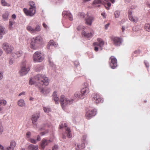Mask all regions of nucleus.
<instances>
[{"instance_id": "nucleus-29", "label": "nucleus", "mask_w": 150, "mask_h": 150, "mask_svg": "<svg viewBox=\"0 0 150 150\" xmlns=\"http://www.w3.org/2000/svg\"><path fill=\"white\" fill-rule=\"evenodd\" d=\"M15 23V22L14 20H10L9 25V27L10 29H11L12 28V25Z\"/></svg>"}, {"instance_id": "nucleus-11", "label": "nucleus", "mask_w": 150, "mask_h": 150, "mask_svg": "<svg viewBox=\"0 0 150 150\" xmlns=\"http://www.w3.org/2000/svg\"><path fill=\"white\" fill-rule=\"evenodd\" d=\"M2 48L7 53H10L13 49V47L8 44L4 43L2 45Z\"/></svg>"}, {"instance_id": "nucleus-62", "label": "nucleus", "mask_w": 150, "mask_h": 150, "mask_svg": "<svg viewBox=\"0 0 150 150\" xmlns=\"http://www.w3.org/2000/svg\"><path fill=\"white\" fill-rule=\"evenodd\" d=\"M41 92H42V93H44V91L43 89H42L41 91Z\"/></svg>"}, {"instance_id": "nucleus-60", "label": "nucleus", "mask_w": 150, "mask_h": 150, "mask_svg": "<svg viewBox=\"0 0 150 150\" xmlns=\"http://www.w3.org/2000/svg\"><path fill=\"white\" fill-rule=\"evenodd\" d=\"M91 0H83V1L84 2L88 1H91Z\"/></svg>"}, {"instance_id": "nucleus-34", "label": "nucleus", "mask_w": 150, "mask_h": 150, "mask_svg": "<svg viewBox=\"0 0 150 150\" xmlns=\"http://www.w3.org/2000/svg\"><path fill=\"white\" fill-rule=\"evenodd\" d=\"M4 131V127L2 125V123L1 121H0V135L2 134Z\"/></svg>"}, {"instance_id": "nucleus-7", "label": "nucleus", "mask_w": 150, "mask_h": 150, "mask_svg": "<svg viewBox=\"0 0 150 150\" xmlns=\"http://www.w3.org/2000/svg\"><path fill=\"white\" fill-rule=\"evenodd\" d=\"M27 30L33 34H35L41 30L40 26L39 25H36L35 28H33L31 26L28 25L26 27Z\"/></svg>"}, {"instance_id": "nucleus-64", "label": "nucleus", "mask_w": 150, "mask_h": 150, "mask_svg": "<svg viewBox=\"0 0 150 150\" xmlns=\"http://www.w3.org/2000/svg\"><path fill=\"white\" fill-rule=\"evenodd\" d=\"M22 150H25V149H22Z\"/></svg>"}, {"instance_id": "nucleus-19", "label": "nucleus", "mask_w": 150, "mask_h": 150, "mask_svg": "<svg viewBox=\"0 0 150 150\" xmlns=\"http://www.w3.org/2000/svg\"><path fill=\"white\" fill-rule=\"evenodd\" d=\"M40 114L38 113H36L33 114L31 118L32 123L35 125L36 122L38 120V119L39 117Z\"/></svg>"}, {"instance_id": "nucleus-24", "label": "nucleus", "mask_w": 150, "mask_h": 150, "mask_svg": "<svg viewBox=\"0 0 150 150\" xmlns=\"http://www.w3.org/2000/svg\"><path fill=\"white\" fill-rule=\"evenodd\" d=\"M5 33L4 28L0 25V39L2 38L3 35Z\"/></svg>"}, {"instance_id": "nucleus-4", "label": "nucleus", "mask_w": 150, "mask_h": 150, "mask_svg": "<svg viewBox=\"0 0 150 150\" xmlns=\"http://www.w3.org/2000/svg\"><path fill=\"white\" fill-rule=\"evenodd\" d=\"M43 55L40 52L37 51L35 52L33 55V60L35 62H41L44 59Z\"/></svg>"}, {"instance_id": "nucleus-53", "label": "nucleus", "mask_w": 150, "mask_h": 150, "mask_svg": "<svg viewBox=\"0 0 150 150\" xmlns=\"http://www.w3.org/2000/svg\"><path fill=\"white\" fill-rule=\"evenodd\" d=\"M101 15L103 16L104 18H106L105 13H101Z\"/></svg>"}, {"instance_id": "nucleus-25", "label": "nucleus", "mask_w": 150, "mask_h": 150, "mask_svg": "<svg viewBox=\"0 0 150 150\" xmlns=\"http://www.w3.org/2000/svg\"><path fill=\"white\" fill-rule=\"evenodd\" d=\"M129 20L132 21L137 23L138 21V18L137 17H134L132 15L128 16Z\"/></svg>"}, {"instance_id": "nucleus-28", "label": "nucleus", "mask_w": 150, "mask_h": 150, "mask_svg": "<svg viewBox=\"0 0 150 150\" xmlns=\"http://www.w3.org/2000/svg\"><path fill=\"white\" fill-rule=\"evenodd\" d=\"M144 29L146 31L150 32V23H146L144 26Z\"/></svg>"}, {"instance_id": "nucleus-52", "label": "nucleus", "mask_w": 150, "mask_h": 150, "mask_svg": "<svg viewBox=\"0 0 150 150\" xmlns=\"http://www.w3.org/2000/svg\"><path fill=\"white\" fill-rule=\"evenodd\" d=\"M41 139L40 136L39 135H38L37 137V141H39Z\"/></svg>"}, {"instance_id": "nucleus-57", "label": "nucleus", "mask_w": 150, "mask_h": 150, "mask_svg": "<svg viewBox=\"0 0 150 150\" xmlns=\"http://www.w3.org/2000/svg\"><path fill=\"white\" fill-rule=\"evenodd\" d=\"M3 148L4 147L0 144V149L1 150H3Z\"/></svg>"}, {"instance_id": "nucleus-61", "label": "nucleus", "mask_w": 150, "mask_h": 150, "mask_svg": "<svg viewBox=\"0 0 150 150\" xmlns=\"http://www.w3.org/2000/svg\"><path fill=\"white\" fill-rule=\"evenodd\" d=\"M3 109V108L1 106H0V112H1L2 111Z\"/></svg>"}, {"instance_id": "nucleus-10", "label": "nucleus", "mask_w": 150, "mask_h": 150, "mask_svg": "<svg viewBox=\"0 0 150 150\" xmlns=\"http://www.w3.org/2000/svg\"><path fill=\"white\" fill-rule=\"evenodd\" d=\"M92 96V100L95 104H97L98 103L103 102V99L98 94L95 93Z\"/></svg>"}, {"instance_id": "nucleus-27", "label": "nucleus", "mask_w": 150, "mask_h": 150, "mask_svg": "<svg viewBox=\"0 0 150 150\" xmlns=\"http://www.w3.org/2000/svg\"><path fill=\"white\" fill-rule=\"evenodd\" d=\"M57 44L53 40H51L48 43V44L47 45L48 49H49V47L50 46H52L54 47H57Z\"/></svg>"}, {"instance_id": "nucleus-38", "label": "nucleus", "mask_w": 150, "mask_h": 150, "mask_svg": "<svg viewBox=\"0 0 150 150\" xmlns=\"http://www.w3.org/2000/svg\"><path fill=\"white\" fill-rule=\"evenodd\" d=\"M31 135V133L30 132H28L26 134V137L28 138V140L30 139V136Z\"/></svg>"}, {"instance_id": "nucleus-12", "label": "nucleus", "mask_w": 150, "mask_h": 150, "mask_svg": "<svg viewBox=\"0 0 150 150\" xmlns=\"http://www.w3.org/2000/svg\"><path fill=\"white\" fill-rule=\"evenodd\" d=\"M110 65L112 69H114L117 66V61L116 59L114 56H111L109 59Z\"/></svg>"}, {"instance_id": "nucleus-17", "label": "nucleus", "mask_w": 150, "mask_h": 150, "mask_svg": "<svg viewBox=\"0 0 150 150\" xmlns=\"http://www.w3.org/2000/svg\"><path fill=\"white\" fill-rule=\"evenodd\" d=\"M62 15L64 17L68 18L70 21H72L73 19L72 14L69 11H64Z\"/></svg>"}, {"instance_id": "nucleus-6", "label": "nucleus", "mask_w": 150, "mask_h": 150, "mask_svg": "<svg viewBox=\"0 0 150 150\" xmlns=\"http://www.w3.org/2000/svg\"><path fill=\"white\" fill-rule=\"evenodd\" d=\"M59 101L61 104L62 108L63 109L65 105L67 104H70L73 103L72 99L69 100L66 98L64 96L62 95L61 96L60 98Z\"/></svg>"}, {"instance_id": "nucleus-5", "label": "nucleus", "mask_w": 150, "mask_h": 150, "mask_svg": "<svg viewBox=\"0 0 150 150\" xmlns=\"http://www.w3.org/2000/svg\"><path fill=\"white\" fill-rule=\"evenodd\" d=\"M29 70L30 68L29 65L27 64V62L26 61H24L22 64L21 69L19 71V74L21 76L25 75L28 73Z\"/></svg>"}, {"instance_id": "nucleus-48", "label": "nucleus", "mask_w": 150, "mask_h": 150, "mask_svg": "<svg viewBox=\"0 0 150 150\" xmlns=\"http://www.w3.org/2000/svg\"><path fill=\"white\" fill-rule=\"evenodd\" d=\"M3 77V75L2 74V73L1 71H0V79H2Z\"/></svg>"}, {"instance_id": "nucleus-33", "label": "nucleus", "mask_w": 150, "mask_h": 150, "mask_svg": "<svg viewBox=\"0 0 150 150\" xmlns=\"http://www.w3.org/2000/svg\"><path fill=\"white\" fill-rule=\"evenodd\" d=\"M8 15L9 14L8 13H5L3 15L2 17L4 20H6L8 19Z\"/></svg>"}, {"instance_id": "nucleus-55", "label": "nucleus", "mask_w": 150, "mask_h": 150, "mask_svg": "<svg viewBox=\"0 0 150 150\" xmlns=\"http://www.w3.org/2000/svg\"><path fill=\"white\" fill-rule=\"evenodd\" d=\"M25 94V92H22L21 93H20L19 94L18 96H21L22 95H23H23H24Z\"/></svg>"}, {"instance_id": "nucleus-35", "label": "nucleus", "mask_w": 150, "mask_h": 150, "mask_svg": "<svg viewBox=\"0 0 150 150\" xmlns=\"http://www.w3.org/2000/svg\"><path fill=\"white\" fill-rule=\"evenodd\" d=\"M43 109L44 112L46 113H48L51 111L50 108L48 107H43Z\"/></svg>"}, {"instance_id": "nucleus-16", "label": "nucleus", "mask_w": 150, "mask_h": 150, "mask_svg": "<svg viewBox=\"0 0 150 150\" xmlns=\"http://www.w3.org/2000/svg\"><path fill=\"white\" fill-rule=\"evenodd\" d=\"M52 142L50 140H47L45 138L43 139L41 142L40 146L42 149L44 150L45 147L47 146L48 144Z\"/></svg>"}, {"instance_id": "nucleus-30", "label": "nucleus", "mask_w": 150, "mask_h": 150, "mask_svg": "<svg viewBox=\"0 0 150 150\" xmlns=\"http://www.w3.org/2000/svg\"><path fill=\"white\" fill-rule=\"evenodd\" d=\"M22 54V51H19L16 52V53H15L16 54V56H14L15 58L18 57H20Z\"/></svg>"}, {"instance_id": "nucleus-40", "label": "nucleus", "mask_w": 150, "mask_h": 150, "mask_svg": "<svg viewBox=\"0 0 150 150\" xmlns=\"http://www.w3.org/2000/svg\"><path fill=\"white\" fill-rule=\"evenodd\" d=\"M114 14L115 18H118L119 16L120 12L118 11H116L115 12Z\"/></svg>"}, {"instance_id": "nucleus-50", "label": "nucleus", "mask_w": 150, "mask_h": 150, "mask_svg": "<svg viewBox=\"0 0 150 150\" xmlns=\"http://www.w3.org/2000/svg\"><path fill=\"white\" fill-rule=\"evenodd\" d=\"M94 50L96 52L98 51V47L97 46H95L94 47Z\"/></svg>"}, {"instance_id": "nucleus-2", "label": "nucleus", "mask_w": 150, "mask_h": 150, "mask_svg": "<svg viewBox=\"0 0 150 150\" xmlns=\"http://www.w3.org/2000/svg\"><path fill=\"white\" fill-rule=\"evenodd\" d=\"M43 41L42 38L40 35L33 38L31 39V47L34 49H36L40 45Z\"/></svg>"}, {"instance_id": "nucleus-18", "label": "nucleus", "mask_w": 150, "mask_h": 150, "mask_svg": "<svg viewBox=\"0 0 150 150\" xmlns=\"http://www.w3.org/2000/svg\"><path fill=\"white\" fill-rule=\"evenodd\" d=\"M97 41L99 43H98L97 42H94L93 44V45L94 46H99L101 48V50H102V47H103V45H104V42L103 41V40L101 39L100 38H98L97 39Z\"/></svg>"}, {"instance_id": "nucleus-9", "label": "nucleus", "mask_w": 150, "mask_h": 150, "mask_svg": "<svg viewBox=\"0 0 150 150\" xmlns=\"http://www.w3.org/2000/svg\"><path fill=\"white\" fill-rule=\"evenodd\" d=\"M67 125L66 123H64L63 122L61 123L59 125V129H62L63 127L65 128L66 130L65 132L67 134V136L69 138H70L72 137V134L71 133V131L69 128L67 127Z\"/></svg>"}, {"instance_id": "nucleus-49", "label": "nucleus", "mask_w": 150, "mask_h": 150, "mask_svg": "<svg viewBox=\"0 0 150 150\" xmlns=\"http://www.w3.org/2000/svg\"><path fill=\"white\" fill-rule=\"evenodd\" d=\"M41 132L40 133V134L42 136V135H43L45 134L46 133H47V132Z\"/></svg>"}, {"instance_id": "nucleus-59", "label": "nucleus", "mask_w": 150, "mask_h": 150, "mask_svg": "<svg viewBox=\"0 0 150 150\" xmlns=\"http://www.w3.org/2000/svg\"><path fill=\"white\" fill-rule=\"evenodd\" d=\"M122 31L123 32L125 30V28L124 27H122Z\"/></svg>"}, {"instance_id": "nucleus-46", "label": "nucleus", "mask_w": 150, "mask_h": 150, "mask_svg": "<svg viewBox=\"0 0 150 150\" xmlns=\"http://www.w3.org/2000/svg\"><path fill=\"white\" fill-rule=\"evenodd\" d=\"M13 62V60L12 59H11L9 60V63L10 64H12Z\"/></svg>"}, {"instance_id": "nucleus-23", "label": "nucleus", "mask_w": 150, "mask_h": 150, "mask_svg": "<svg viewBox=\"0 0 150 150\" xmlns=\"http://www.w3.org/2000/svg\"><path fill=\"white\" fill-rule=\"evenodd\" d=\"M52 98L55 102L56 103H59V98L57 97V93L56 91L54 92L52 95Z\"/></svg>"}, {"instance_id": "nucleus-20", "label": "nucleus", "mask_w": 150, "mask_h": 150, "mask_svg": "<svg viewBox=\"0 0 150 150\" xmlns=\"http://www.w3.org/2000/svg\"><path fill=\"white\" fill-rule=\"evenodd\" d=\"M16 145V143L14 141H11L10 143V145L6 148V150H14V148Z\"/></svg>"}, {"instance_id": "nucleus-41", "label": "nucleus", "mask_w": 150, "mask_h": 150, "mask_svg": "<svg viewBox=\"0 0 150 150\" xmlns=\"http://www.w3.org/2000/svg\"><path fill=\"white\" fill-rule=\"evenodd\" d=\"M132 8H130L128 10V16L132 15Z\"/></svg>"}, {"instance_id": "nucleus-21", "label": "nucleus", "mask_w": 150, "mask_h": 150, "mask_svg": "<svg viewBox=\"0 0 150 150\" xmlns=\"http://www.w3.org/2000/svg\"><path fill=\"white\" fill-rule=\"evenodd\" d=\"M93 32L88 33L84 31L82 32V36H84L85 37L88 38L91 37L93 34Z\"/></svg>"}, {"instance_id": "nucleus-8", "label": "nucleus", "mask_w": 150, "mask_h": 150, "mask_svg": "<svg viewBox=\"0 0 150 150\" xmlns=\"http://www.w3.org/2000/svg\"><path fill=\"white\" fill-rule=\"evenodd\" d=\"M89 90L88 88L87 87L83 88L80 92H77L74 94V96L76 98H80L82 99V96L88 93Z\"/></svg>"}, {"instance_id": "nucleus-54", "label": "nucleus", "mask_w": 150, "mask_h": 150, "mask_svg": "<svg viewBox=\"0 0 150 150\" xmlns=\"http://www.w3.org/2000/svg\"><path fill=\"white\" fill-rule=\"evenodd\" d=\"M144 64H145V65H146V67H149V65L148 63L145 62Z\"/></svg>"}, {"instance_id": "nucleus-31", "label": "nucleus", "mask_w": 150, "mask_h": 150, "mask_svg": "<svg viewBox=\"0 0 150 150\" xmlns=\"http://www.w3.org/2000/svg\"><path fill=\"white\" fill-rule=\"evenodd\" d=\"M7 103L6 101L4 100H0V106L1 105L5 106Z\"/></svg>"}, {"instance_id": "nucleus-3", "label": "nucleus", "mask_w": 150, "mask_h": 150, "mask_svg": "<svg viewBox=\"0 0 150 150\" xmlns=\"http://www.w3.org/2000/svg\"><path fill=\"white\" fill-rule=\"evenodd\" d=\"M30 5V7L28 10L27 8H24L23 11L25 14L27 16H32L35 13L36 7L35 3L33 1H30L29 2Z\"/></svg>"}, {"instance_id": "nucleus-45", "label": "nucleus", "mask_w": 150, "mask_h": 150, "mask_svg": "<svg viewBox=\"0 0 150 150\" xmlns=\"http://www.w3.org/2000/svg\"><path fill=\"white\" fill-rule=\"evenodd\" d=\"M42 25L43 27L45 28H47V25L44 23H43L42 24Z\"/></svg>"}, {"instance_id": "nucleus-37", "label": "nucleus", "mask_w": 150, "mask_h": 150, "mask_svg": "<svg viewBox=\"0 0 150 150\" xmlns=\"http://www.w3.org/2000/svg\"><path fill=\"white\" fill-rule=\"evenodd\" d=\"M28 140L33 144H35L37 143L36 140L31 138Z\"/></svg>"}, {"instance_id": "nucleus-22", "label": "nucleus", "mask_w": 150, "mask_h": 150, "mask_svg": "<svg viewBox=\"0 0 150 150\" xmlns=\"http://www.w3.org/2000/svg\"><path fill=\"white\" fill-rule=\"evenodd\" d=\"M28 150H38V146L33 144H30L28 147Z\"/></svg>"}, {"instance_id": "nucleus-39", "label": "nucleus", "mask_w": 150, "mask_h": 150, "mask_svg": "<svg viewBox=\"0 0 150 150\" xmlns=\"http://www.w3.org/2000/svg\"><path fill=\"white\" fill-rule=\"evenodd\" d=\"M87 15H88V13H87L86 15H85L83 13H80V16L81 18H84L86 17V16H87Z\"/></svg>"}, {"instance_id": "nucleus-43", "label": "nucleus", "mask_w": 150, "mask_h": 150, "mask_svg": "<svg viewBox=\"0 0 150 150\" xmlns=\"http://www.w3.org/2000/svg\"><path fill=\"white\" fill-rule=\"evenodd\" d=\"M140 50H136L135 51H134V53L135 54H139L140 53Z\"/></svg>"}, {"instance_id": "nucleus-15", "label": "nucleus", "mask_w": 150, "mask_h": 150, "mask_svg": "<svg viewBox=\"0 0 150 150\" xmlns=\"http://www.w3.org/2000/svg\"><path fill=\"white\" fill-rule=\"evenodd\" d=\"M111 40L113 41L114 45L117 46H120L122 42L121 39L117 37H112Z\"/></svg>"}, {"instance_id": "nucleus-36", "label": "nucleus", "mask_w": 150, "mask_h": 150, "mask_svg": "<svg viewBox=\"0 0 150 150\" xmlns=\"http://www.w3.org/2000/svg\"><path fill=\"white\" fill-rule=\"evenodd\" d=\"M1 3L2 5L4 6H10V4L7 3L5 1V0H1Z\"/></svg>"}, {"instance_id": "nucleus-44", "label": "nucleus", "mask_w": 150, "mask_h": 150, "mask_svg": "<svg viewBox=\"0 0 150 150\" xmlns=\"http://www.w3.org/2000/svg\"><path fill=\"white\" fill-rule=\"evenodd\" d=\"M58 146L57 145H56L52 147V149L53 150L57 149H58Z\"/></svg>"}, {"instance_id": "nucleus-56", "label": "nucleus", "mask_w": 150, "mask_h": 150, "mask_svg": "<svg viewBox=\"0 0 150 150\" xmlns=\"http://www.w3.org/2000/svg\"><path fill=\"white\" fill-rule=\"evenodd\" d=\"M16 17V15L15 14H13L12 16V18L13 19H15Z\"/></svg>"}, {"instance_id": "nucleus-26", "label": "nucleus", "mask_w": 150, "mask_h": 150, "mask_svg": "<svg viewBox=\"0 0 150 150\" xmlns=\"http://www.w3.org/2000/svg\"><path fill=\"white\" fill-rule=\"evenodd\" d=\"M18 105L20 107H23L25 105V103L23 99H20L18 102Z\"/></svg>"}, {"instance_id": "nucleus-32", "label": "nucleus", "mask_w": 150, "mask_h": 150, "mask_svg": "<svg viewBox=\"0 0 150 150\" xmlns=\"http://www.w3.org/2000/svg\"><path fill=\"white\" fill-rule=\"evenodd\" d=\"M103 0H95L93 4H98L100 3H103Z\"/></svg>"}, {"instance_id": "nucleus-47", "label": "nucleus", "mask_w": 150, "mask_h": 150, "mask_svg": "<svg viewBox=\"0 0 150 150\" xmlns=\"http://www.w3.org/2000/svg\"><path fill=\"white\" fill-rule=\"evenodd\" d=\"M110 25V24L109 23H108L105 25V29H107L108 27L109 26V25Z\"/></svg>"}, {"instance_id": "nucleus-58", "label": "nucleus", "mask_w": 150, "mask_h": 150, "mask_svg": "<svg viewBox=\"0 0 150 150\" xmlns=\"http://www.w3.org/2000/svg\"><path fill=\"white\" fill-rule=\"evenodd\" d=\"M3 53L2 50L0 49V55H1Z\"/></svg>"}, {"instance_id": "nucleus-13", "label": "nucleus", "mask_w": 150, "mask_h": 150, "mask_svg": "<svg viewBox=\"0 0 150 150\" xmlns=\"http://www.w3.org/2000/svg\"><path fill=\"white\" fill-rule=\"evenodd\" d=\"M96 114V109L89 110L86 112L85 116L86 119H89Z\"/></svg>"}, {"instance_id": "nucleus-51", "label": "nucleus", "mask_w": 150, "mask_h": 150, "mask_svg": "<svg viewBox=\"0 0 150 150\" xmlns=\"http://www.w3.org/2000/svg\"><path fill=\"white\" fill-rule=\"evenodd\" d=\"M81 25L79 26L77 28V29L78 30H81Z\"/></svg>"}, {"instance_id": "nucleus-1", "label": "nucleus", "mask_w": 150, "mask_h": 150, "mask_svg": "<svg viewBox=\"0 0 150 150\" xmlns=\"http://www.w3.org/2000/svg\"><path fill=\"white\" fill-rule=\"evenodd\" d=\"M35 83L47 86L49 84L48 78L44 75L38 74L35 77L34 79H31L30 80L29 83L30 85H32Z\"/></svg>"}, {"instance_id": "nucleus-42", "label": "nucleus", "mask_w": 150, "mask_h": 150, "mask_svg": "<svg viewBox=\"0 0 150 150\" xmlns=\"http://www.w3.org/2000/svg\"><path fill=\"white\" fill-rule=\"evenodd\" d=\"M108 7H107L106 6H105V7L107 9H109V7L111 5V4L110 3H107L106 5Z\"/></svg>"}, {"instance_id": "nucleus-63", "label": "nucleus", "mask_w": 150, "mask_h": 150, "mask_svg": "<svg viewBox=\"0 0 150 150\" xmlns=\"http://www.w3.org/2000/svg\"><path fill=\"white\" fill-rule=\"evenodd\" d=\"M63 138L64 139L66 138V137L65 136H63Z\"/></svg>"}, {"instance_id": "nucleus-14", "label": "nucleus", "mask_w": 150, "mask_h": 150, "mask_svg": "<svg viewBox=\"0 0 150 150\" xmlns=\"http://www.w3.org/2000/svg\"><path fill=\"white\" fill-rule=\"evenodd\" d=\"M94 18L93 16H88L85 18V23L87 25L91 26L92 25L93 22L94 21Z\"/></svg>"}]
</instances>
